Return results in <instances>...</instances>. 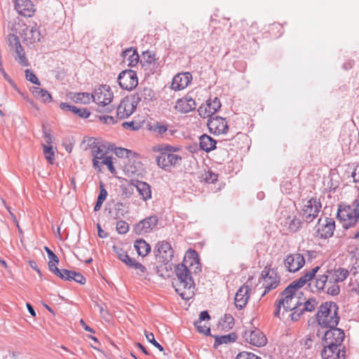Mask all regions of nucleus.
<instances>
[{
    "instance_id": "aec40b11",
    "label": "nucleus",
    "mask_w": 359,
    "mask_h": 359,
    "mask_svg": "<svg viewBox=\"0 0 359 359\" xmlns=\"http://www.w3.org/2000/svg\"><path fill=\"white\" fill-rule=\"evenodd\" d=\"M14 7L17 13L23 17L30 18L36 11L34 5L30 0H15Z\"/></svg>"
},
{
    "instance_id": "13d9d810",
    "label": "nucleus",
    "mask_w": 359,
    "mask_h": 359,
    "mask_svg": "<svg viewBox=\"0 0 359 359\" xmlns=\"http://www.w3.org/2000/svg\"><path fill=\"white\" fill-rule=\"evenodd\" d=\"M107 196V191L104 189V184L102 182H100V194L98 195V197H97V200L103 203L106 200Z\"/></svg>"
},
{
    "instance_id": "473e14b6",
    "label": "nucleus",
    "mask_w": 359,
    "mask_h": 359,
    "mask_svg": "<svg viewBox=\"0 0 359 359\" xmlns=\"http://www.w3.org/2000/svg\"><path fill=\"white\" fill-rule=\"evenodd\" d=\"M133 97H134L135 101L137 104L142 100L145 101L151 100L154 96L153 90L149 88H144L142 90H140L135 93L133 95H131Z\"/></svg>"
},
{
    "instance_id": "e2e57ef3",
    "label": "nucleus",
    "mask_w": 359,
    "mask_h": 359,
    "mask_svg": "<svg viewBox=\"0 0 359 359\" xmlns=\"http://www.w3.org/2000/svg\"><path fill=\"white\" fill-rule=\"evenodd\" d=\"M210 318L207 311H203L199 314V319L194 323V325L202 324V322Z\"/></svg>"
},
{
    "instance_id": "9d476101",
    "label": "nucleus",
    "mask_w": 359,
    "mask_h": 359,
    "mask_svg": "<svg viewBox=\"0 0 359 359\" xmlns=\"http://www.w3.org/2000/svg\"><path fill=\"white\" fill-rule=\"evenodd\" d=\"M154 253L158 262L168 264L172 260L174 252L168 242L162 241L156 245Z\"/></svg>"
},
{
    "instance_id": "a19ab883",
    "label": "nucleus",
    "mask_w": 359,
    "mask_h": 359,
    "mask_svg": "<svg viewBox=\"0 0 359 359\" xmlns=\"http://www.w3.org/2000/svg\"><path fill=\"white\" fill-rule=\"evenodd\" d=\"M318 304V302L315 298H310L304 303L303 307L301 308V313H303L304 311L311 312L316 309Z\"/></svg>"
},
{
    "instance_id": "49530a36",
    "label": "nucleus",
    "mask_w": 359,
    "mask_h": 359,
    "mask_svg": "<svg viewBox=\"0 0 359 359\" xmlns=\"http://www.w3.org/2000/svg\"><path fill=\"white\" fill-rule=\"evenodd\" d=\"M153 130L158 135L163 136V135H166L168 131V126L163 123L157 122L153 126Z\"/></svg>"
},
{
    "instance_id": "b1692460",
    "label": "nucleus",
    "mask_w": 359,
    "mask_h": 359,
    "mask_svg": "<svg viewBox=\"0 0 359 359\" xmlns=\"http://www.w3.org/2000/svg\"><path fill=\"white\" fill-rule=\"evenodd\" d=\"M196 107L195 100L187 95L177 101L175 108L181 113H188L194 110Z\"/></svg>"
},
{
    "instance_id": "0e129e2a",
    "label": "nucleus",
    "mask_w": 359,
    "mask_h": 359,
    "mask_svg": "<svg viewBox=\"0 0 359 359\" xmlns=\"http://www.w3.org/2000/svg\"><path fill=\"white\" fill-rule=\"evenodd\" d=\"M43 137L45 138L46 142L48 145H51L52 140H53V136L50 135V133L47 130L46 127L43 125Z\"/></svg>"
},
{
    "instance_id": "864d4df0",
    "label": "nucleus",
    "mask_w": 359,
    "mask_h": 359,
    "mask_svg": "<svg viewBox=\"0 0 359 359\" xmlns=\"http://www.w3.org/2000/svg\"><path fill=\"white\" fill-rule=\"evenodd\" d=\"M74 280L75 282L80 283L81 285H84L86 283V278L85 277L80 273L76 272L73 271L72 277H71V281Z\"/></svg>"
},
{
    "instance_id": "09e8293b",
    "label": "nucleus",
    "mask_w": 359,
    "mask_h": 359,
    "mask_svg": "<svg viewBox=\"0 0 359 359\" xmlns=\"http://www.w3.org/2000/svg\"><path fill=\"white\" fill-rule=\"evenodd\" d=\"M116 231L120 234H125L129 231V224L123 220H119L116 223Z\"/></svg>"
},
{
    "instance_id": "a18cd8bd",
    "label": "nucleus",
    "mask_w": 359,
    "mask_h": 359,
    "mask_svg": "<svg viewBox=\"0 0 359 359\" xmlns=\"http://www.w3.org/2000/svg\"><path fill=\"white\" fill-rule=\"evenodd\" d=\"M72 112L82 118L89 117L90 112L86 108L77 107L74 106Z\"/></svg>"
},
{
    "instance_id": "c9c22d12",
    "label": "nucleus",
    "mask_w": 359,
    "mask_h": 359,
    "mask_svg": "<svg viewBox=\"0 0 359 359\" xmlns=\"http://www.w3.org/2000/svg\"><path fill=\"white\" fill-rule=\"evenodd\" d=\"M301 224L300 219L295 216H289L284 221V225L287 226V230L291 233L297 232L300 228Z\"/></svg>"
},
{
    "instance_id": "c03bdc74",
    "label": "nucleus",
    "mask_w": 359,
    "mask_h": 359,
    "mask_svg": "<svg viewBox=\"0 0 359 359\" xmlns=\"http://www.w3.org/2000/svg\"><path fill=\"white\" fill-rule=\"evenodd\" d=\"M234 325V318L231 314H225L222 320V323H221V325L222 327V329L224 330H230L233 327Z\"/></svg>"
},
{
    "instance_id": "f03ea898",
    "label": "nucleus",
    "mask_w": 359,
    "mask_h": 359,
    "mask_svg": "<svg viewBox=\"0 0 359 359\" xmlns=\"http://www.w3.org/2000/svg\"><path fill=\"white\" fill-rule=\"evenodd\" d=\"M297 290L298 288L290 283L280 292L275 303L276 310L273 313V316L276 318H281L280 311L282 307L285 312H287L297 309L302 306V303L300 302L299 297H298L297 294Z\"/></svg>"
},
{
    "instance_id": "37998d69",
    "label": "nucleus",
    "mask_w": 359,
    "mask_h": 359,
    "mask_svg": "<svg viewBox=\"0 0 359 359\" xmlns=\"http://www.w3.org/2000/svg\"><path fill=\"white\" fill-rule=\"evenodd\" d=\"M43 151L46 159L50 163H53L54 161V151L51 145L43 144Z\"/></svg>"
},
{
    "instance_id": "bf43d9fd",
    "label": "nucleus",
    "mask_w": 359,
    "mask_h": 359,
    "mask_svg": "<svg viewBox=\"0 0 359 359\" xmlns=\"http://www.w3.org/2000/svg\"><path fill=\"white\" fill-rule=\"evenodd\" d=\"M130 268L140 270V271L141 273H139V275H140V276H142V273H145V271L147 270L146 267L144 266H143L142 264L136 262L135 259H134V261L133 262V263L130 266Z\"/></svg>"
},
{
    "instance_id": "58836bf2",
    "label": "nucleus",
    "mask_w": 359,
    "mask_h": 359,
    "mask_svg": "<svg viewBox=\"0 0 359 359\" xmlns=\"http://www.w3.org/2000/svg\"><path fill=\"white\" fill-rule=\"evenodd\" d=\"M237 339V335L235 332H231L230 334L223 335V336H217L215 337V344L220 345L222 344H228L231 342H234Z\"/></svg>"
},
{
    "instance_id": "dca6fc26",
    "label": "nucleus",
    "mask_w": 359,
    "mask_h": 359,
    "mask_svg": "<svg viewBox=\"0 0 359 359\" xmlns=\"http://www.w3.org/2000/svg\"><path fill=\"white\" fill-rule=\"evenodd\" d=\"M243 337L246 342L257 347L263 346L267 342L266 336L260 330L257 328L253 330L245 331Z\"/></svg>"
},
{
    "instance_id": "5fc2aeb1",
    "label": "nucleus",
    "mask_w": 359,
    "mask_h": 359,
    "mask_svg": "<svg viewBox=\"0 0 359 359\" xmlns=\"http://www.w3.org/2000/svg\"><path fill=\"white\" fill-rule=\"evenodd\" d=\"M203 179L206 182L213 183L217 180V175L211 170H208L205 172Z\"/></svg>"
},
{
    "instance_id": "20e7f679",
    "label": "nucleus",
    "mask_w": 359,
    "mask_h": 359,
    "mask_svg": "<svg viewBox=\"0 0 359 359\" xmlns=\"http://www.w3.org/2000/svg\"><path fill=\"white\" fill-rule=\"evenodd\" d=\"M337 217L346 229L355 226L359 219V200H354L351 205H339Z\"/></svg>"
},
{
    "instance_id": "4468645a",
    "label": "nucleus",
    "mask_w": 359,
    "mask_h": 359,
    "mask_svg": "<svg viewBox=\"0 0 359 359\" xmlns=\"http://www.w3.org/2000/svg\"><path fill=\"white\" fill-rule=\"evenodd\" d=\"M158 223V218L156 215L149 216L135 224L133 226V231L137 235L149 233L156 228Z\"/></svg>"
},
{
    "instance_id": "2f4dec72",
    "label": "nucleus",
    "mask_w": 359,
    "mask_h": 359,
    "mask_svg": "<svg viewBox=\"0 0 359 359\" xmlns=\"http://www.w3.org/2000/svg\"><path fill=\"white\" fill-rule=\"evenodd\" d=\"M31 91L33 95L41 102L48 103L52 100V96L46 90L39 87H32Z\"/></svg>"
},
{
    "instance_id": "e433bc0d",
    "label": "nucleus",
    "mask_w": 359,
    "mask_h": 359,
    "mask_svg": "<svg viewBox=\"0 0 359 359\" xmlns=\"http://www.w3.org/2000/svg\"><path fill=\"white\" fill-rule=\"evenodd\" d=\"M156 54L154 52L146 50L142 53V58L140 63L142 67H149L151 64H154L156 61Z\"/></svg>"
},
{
    "instance_id": "ea45409f",
    "label": "nucleus",
    "mask_w": 359,
    "mask_h": 359,
    "mask_svg": "<svg viewBox=\"0 0 359 359\" xmlns=\"http://www.w3.org/2000/svg\"><path fill=\"white\" fill-rule=\"evenodd\" d=\"M206 106L208 109V113H211L213 116L220 109L221 103L217 97H215L213 100H208Z\"/></svg>"
},
{
    "instance_id": "c756f323",
    "label": "nucleus",
    "mask_w": 359,
    "mask_h": 359,
    "mask_svg": "<svg viewBox=\"0 0 359 359\" xmlns=\"http://www.w3.org/2000/svg\"><path fill=\"white\" fill-rule=\"evenodd\" d=\"M326 273L331 277V280H334L337 283L345 280L349 274V271L347 269L341 267L334 271L328 270Z\"/></svg>"
},
{
    "instance_id": "7c9ffc66",
    "label": "nucleus",
    "mask_w": 359,
    "mask_h": 359,
    "mask_svg": "<svg viewBox=\"0 0 359 359\" xmlns=\"http://www.w3.org/2000/svg\"><path fill=\"white\" fill-rule=\"evenodd\" d=\"M135 187L144 201L151 198V191L149 184L142 181H137Z\"/></svg>"
},
{
    "instance_id": "39448f33",
    "label": "nucleus",
    "mask_w": 359,
    "mask_h": 359,
    "mask_svg": "<svg viewBox=\"0 0 359 359\" xmlns=\"http://www.w3.org/2000/svg\"><path fill=\"white\" fill-rule=\"evenodd\" d=\"M113 97V93L107 85H102L95 89L93 93V100L97 104V111L99 112L109 113L112 111V107L109 106Z\"/></svg>"
},
{
    "instance_id": "412c9836",
    "label": "nucleus",
    "mask_w": 359,
    "mask_h": 359,
    "mask_svg": "<svg viewBox=\"0 0 359 359\" xmlns=\"http://www.w3.org/2000/svg\"><path fill=\"white\" fill-rule=\"evenodd\" d=\"M192 76L189 72L180 73L174 76L171 88L175 91L185 88L191 81Z\"/></svg>"
},
{
    "instance_id": "4d7b16f0",
    "label": "nucleus",
    "mask_w": 359,
    "mask_h": 359,
    "mask_svg": "<svg viewBox=\"0 0 359 359\" xmlns=\"http://www.w3.org/2000/svg\"><path fill=\"white\" fill-rule=\"evenodd\" d=\"M115 154L119 158L129 157V154L132 153L130 150L124 148H116Z\"/></svg>"
},
{
    "instance_id": "79ce46f5",
    "label": "nucleus",
    "mask_w": 359,
    "mask_h": 359,
    "mask_svg": "<svg viewBox=\"0 0 359 359\" xmlns=\"http://www.w3.org/2000/svg\"><path fill=\"white\" fill-rule=\"evenodd\" d=\"M124 206L123 203L118 202L115 204L114 206V213L113 215V217L115 219H121L125 216V215L128 212L123 209Z\"/></svg>"
},
{
    "instance_id": "680f3d73",
    "label": "nucleus",
    "mask_w": 359,
    "mask_h": 359,
    "mask_svg": "<svg viewBox=\"0 0 359 359\" xmlns=\"http://www.w3.org/2000/svg\"><path fill=\"white\" fill-rule=\"evenodd\" d=\"M198 331L201 333L204 334L205 335H210V328L209 326H207L205 324L202 325L201 324L195 325Z\"/></svg>"
},
{
    "instance_id": "052dcab7",
    "label": "nucleus",
    "mask_w": 359,
    "mask_h": 359,
    "mask_svg": "<svg viewBox=\"0 0 359 359\" xmlns=\"http://www.w3.org/2000/svg\"><path fill=\"white\" fill-rule=\"evenodd\" d=\"M99 119L102 123L109 124V125L114 124L115 123H116V121L114 119V118L111 116H107V115L100 116H99Z\"/></svg>"
},
{
    "instance_id": "4be33fe9",
    "label": "nucleus",
    "mask_w": 359,
    "mask_h": 359,
    "mask_svg": "<svg viewBox=\"0 0 359 359\" xmlns=\"http://www.w3.org/2000/svg\"><path fill=\"white\" fill-rule=\"evenodd\" d=\"M251 288L248 285L241 286L235 295L234 303L236 308L242 309L245 306L250 298Z\"/></svg>"
},
{
    "instance_id": "8fccbe9b",
    "label": "nucleus",
    "mask_w": 359,
    "mask_h": 359,
    "mask_svg": "<svg viewBox=\"0 0 359 359\" xmlns=\"http://www.w3.org/2000/svg\"><path fill=\"white\" fill-rule=\"evenodd\" d=\"M25 76L26 79L27 81H29L34 84L36 85H40V81L39 79L36 77V74L34 73V72L31 69H26L25 70Z\"/></svg>"
},
{
    "instance_id": "f3484780",
    "label": "nucleus",
    "mask_w": 359,
    "mask_h": 359,
    "mask_svg": "<svg viewBox=\"0 0 359 359\" xmlns=\"http://www.w3.org/2000/svg\"><path fill=\"white\" fill-rule=\"evenodd\" d=\"M207 125L210 132L215 135L226 134L229 129L226 119L218 116H212Z\"/></svg>"
},
{
    "instance_id": "a878e982",
    "label": "nucleus",
    "mask_w": 359,
    "mask_h": 359,
    "mask_svg": "<svg viewBox=\"0 0 359 359\" xmlns=\"http://www.w3.org/2000/svg\"><path fill=\"white\" fill-rule=\"evenodd\" d=\"M320 266H316L312 269L306 271L302 276H301L297 280L292 282L297 288L299 289L304 286L308 282L311 280L313 278H316L318 275L316 273L320 271Z\"/></svg>"
},
{
    "instance_id": "423d86ee",
    "label": "nucleus",
    "mask_w": 359,
    "mask_h": 359,
    "mask_svg": "<svg viewBox=\"0 0 359 359\" xmlns=\"http://www.w3.org/2000/svg\"><path fill=\"white\" fill-rule=\"evenodd\" d=\"M8 42L10 51L15 60L22 67H29V62L26 56L18 36L15 34L8 35Z\"/></svg>"
},
{
    "instance_id": "338daca9",
    "label": "nucleus",
    "mask_w": 359,
    "mask_h": 359,
    "mask_svg": "<svg viewBox=\"0 0 359 359\" xmlns=\"http://www.w3.org/2000/svg\"><path fill=\"white\" fill-rule=\"evenodd\" d=\"M208 109L207 107V106H201L199 107L198 109V114L201 116H203V117H208L210 116V118L212 116V114L211 113H208Z\"/></svg>"
},
{
    "instance_id": "f704fd0d",
    "label": "nucleus",
    "mask_w": 359,
    "mask_h": 359,
    "mask_svg": "<svg viewBox=\"0 0 359 359\" xmlns=\"http://www.w3.org/2000/svg\"><path fill=\"white\" fill-rule=\"evenodd\" d=\"M134 247L140 256L145 257L151 251V247L144 239H138L135 242Z\"/></svg>"
},
{
    "instance_id": "7ed1b4c3",
    "label": "nucleus",
    "mask_w": 359,
    "mask_h": 359,
    "mask_svg": "<svg viewBox=\"0 0 359 359\" xmlns=\"http://www.w3.org/2000/svg\"><path fill=\"white\" fill-rule=\"evenodd\" d=\"M338 310V305L334 302L322 303L316 313L318 324L325 328L337 327L339 321Z\"/></svg>"
},
{
    "instance_id": "0eeeda50",
    "label": "nucleus",
    "mask_w": 359,
    "mask_h": 359,
    "mask_svg": "<svg viewBox=\"0 0 359 359\" xmlns=\"http://www.w3.org/2000/svg\"><path fill=\"white\" fill-rule=\"evenodd\" d=\"M315 287L318 291H321L332 296L338 295L340 292L339 285L328 273L318 274L315 281Z\"/></svg>"
},
{
    "instance_id": "1a4fd4ad",
    "label": "nucleus",
    "mask_w": 359,
    "mask_h": 359,
    "mask_svg": "<svg viewBox=\"0 0 359 359\" xmlns=\"http://www.w3.org/2000/svg\"><path fill=\"white\" fill-rule=\"evenodd\" d=\"M322 205L320 199L311 198L304 205L302 212L306 222H311L316 218L321 210Z\"/></svg>"
},
{
    "instance_id": "603ef678",
    "label": "nucleus",
    "mask_w": 359,
    "mask_h": 359,
    "mask_svg": "<svg viewBox=\"0 0 359 359\" xmlns=\"http://www.w3.org/2000/svg\"><path fill=\"white\" fill-rule=\"evenodd\" d=\"M236 359H261V358L251 352L243 351L237 355Z\"/></svg>"
},
{
    "instance_id": "f257e3e1",
    "label": "nucleus",
    "mask_w": 359,
    "mask_h": 359,
    "mask_svg": "<svg viewBox=\"0 0 359 359\" xmlns=\"http://www.w3.org/2000/svg\"><path fill=\"white\" fill-rule=\"evenodd\" d=\"M201 271V265L198 253L194 250L189 249L182 263L175 266L179 282L175 290L182 299H189L194 296L195 287L191 274H196Z\"/></svg>"
},
{
    "instance_id": "bb28decb",
    "label": "nucleus",
    "mask_w": 359,
    "mask_h": 359,
    "mask_svg": "<svg viewBox=\"0 0 359 359\" xmlns=\"http://www.w3.org/2000/svg\"><path fill=\"white\" fill-rule=\"evenodd\" d=\"M122 57L123 58V62L127 63V65L130 67H135L140 63V56L136 49L130 47L126 48L122 53Z\"/></svg>"
},
{
    "instance_id": "69168bd1",
    "label": "nucleus",
    "mask_w": 359,
    "mask_h": 359,
    "mask_svg": "<svg viewBox=\"0 0 359 359\" xmlns=\"http://www.w3.org/2000/svg\"><path fill=\"white\" fill-rule=\"evenodd\" d=\"M46 252H47L49 261H54L55 262H59V259L57 255L48 247L44 248Z\"/></svg>"
},
{
    "instance_id": "774afa93",
    "label": "nucleus",
    "mask_w": 359,
    "mask_h": 359,
    "mask_svg": "<svg viewBox=\"0 0 359 359\" xmlns=\"http://www.w3.org/2000/svg\"><path fill=\"white\" fill-rule=\"evenodd\" d=\"M292 311V313H290V316L292 321L298 320L299 319L300 316L303 313H301V309H299V308H297V309H294Z\"/></svg>"
},
{
    "instance_id": "6e6d98bb",
    "label": "nucleus",
    "mask_w": 359,
    "mask_h": 359,
    "mask_svg": "<svg viewBox=\"0 0 359 359\" xmlns=\"http://www.w3.org/2000/svg\"><path fill=\"white\" fill-rule=\"evenodd\" d=\"M102 163L107 165V168L111 173L116 172V169L113 165V161L112 158L110 156H106L103 160L102 161Z\"/></svg>"
},
{
    "instance_id": "ddd939ff",
    "label": "nucleus",
    "mask_w": 359,
    "mask_h": 359,
    "mask_svg": "<svg viewBox=\"0 0 359 359\" xmlns=\"http://www.w3.org/2000/svg\"><path fill=\"white\" fill-rule=\"evenodd\" d=\"M262 276L264 279L263 285L265 288L263 295L270 290L276 288L280 283V277L273 269H269L267 270L266 267H265L262 272Z\"/></svg>"
},
{
    "instance_id": "393cba45",
    "label": "nucleus",
    "mask_w": 359,
    "mask_h": 359,
    "mask_svg": "<svg viewBox=\"0 0 359 359\" xmlns=\"http://www.w3.org/2000/svg\"><path fill=\"white\" fill-rule=\"evenodd\" d=\"M335 229V222L333 219L326 217L325 224H323L320 228L317 230V236L320 238H328L333 236Z\"/></svg>"
},
{
    "instance_id": "4c0bfd02",
    "label": "nucleus",
    "mask_w": 359,
    "mask_h": 359,
    "mask_svg": "<svg viewBox=\"0 0 359 359\" xmlns=\"http://www.w3.org/2000/svg\"><path fill=\"white\" fill-rule=\"evenodd\" d=\"M113 250L114 252L116 254L118 258L121 262L125 263L128 267H130V266L134 261V259L130 258L126 251H124L123 249L118 247L114 246Z\"/></svg>"
},
{
    "instance_id": "5701e85b",
    "label": "nucleus",
    "mask_w": 359,
    "mask_h": 359,
    "mask_svg": "<svg viewBox=\"0 0 359 359\" xmlns=\"http://www.w3.org/2000/svg\"><path fill=\"white\" fill-rule=\"evenodd\" d=\"M22 41L27 45L39 42L41 39V33L35 27H26L21 33Z\"/></svg>"
},
{
    "instance_id": "cd10ccee",
    "label": "nucleus",
    "mask_w": 359,
    "mask_h": 359,
    "mask_svg": "<svg viewBox=\"0 0 359 359\" xmlns=\"http://www.w3.org/2000/svg\"><path fill=\"white\" fill-rule=\"evenodd\" d=\"M87 142L86 149H90L93 156L102 161L106 157L104 156V149L101 148L94 138H88Z\"/></svg>"
},
{
    "instance_id": "3c124183",
    "label": "nucleus",
    "mask_w": 359,
    "mask_h": 359,
    "mask_svg": "<svg viewBox=\"0 0 359 359\" xmlns=\"http://www.w3.org/2000/svg\"><path fill=\"white\" fill-rule=\"evenodd\" d=\"M72 272L73 271L62 269H60L59 272L56 276L62 280L71 281Z\"/></svg>"
},
{
    "instance_id": "6e6552de",
    "label": "nucleus",
    "mask_w": 359,
    "mask_h": 359,
    "mask_svg": "<svg viewBox=\"0 0 359 359\" xmlns=\"http://www.w3.org/2000/svg\"><path fill=\"white\" fill-rule=\"evenodd\" d=\"M175 151V149L172 146H166L165 149L162 151L156 158L157 165L165 170L169 167L179 165L182 157L174 154Z\"/></svg>"
},
{
    "instance_id": "2eb2a0df",
    "label": "nucleus",
    "mask_w": 359,
    "mask_h": 359,
    "mask_svg": "<svg viewBox=\"0 0 359 359\" xmlns=\"http://www.w3.org/2000/svg\"><path fill=\"white\" fill-rule=\"evenodd\" d=\"M321 355L323 359H345V348L342 344H324Z\"/></svg>"
},
{
    "instance_id": "f8f14e48",
    "label": "nucleus",
    "mask_w": 359,
    "mask_h": 359,
    "mask_svg": "<svg viewBox=\"0 0 359 359\" xmlns=\"http://www.w3.org/2000/svg\"><path fill=\"white\" fill-rule=\"evenodd\" d=\"M137 104L134 100V97L127 96L124 97L116 109L117 117L120 119H123L129 117L135 110Z\"/></svg>"
},
{
    "instance_id": "6ab92c4d",
    "label": "nucleus",
    "mask_w": 359,
    "mask_h": 359,
    "mask_svg": "<svg viewBox=\"0 0 359 359\" xmlns=\"http://www.w3.org/2000/svg\"><path fill=\"white\" fill-rule=\"evenodd\" d=\"M328 328L329 330L324 333V344L341 345L345 337L344 330L337 328L336 327Z\"/></svg>"
},
{
    "instance_id": "de8ad7c7",
    "label": "nucleus",
    "mask_w": 359,
    "mask_h": 359,
    "mask_svg": "<svg viewBox=\"0 0 359 359\" xmlns=\"http://www.w3.org/2000/svg\"><path fill=\"white\" fill-rule=\"evenodd\" d=\"M145 337L149 342L152 344L156 348H157L160 351H163V347L156 341L154 338V335L152 332H149L147 330L144 331Z\"/></svg>"
},
{
    "instance_id": "a211bd4d",
    "label": "nucleus",
    "mask_w": 359,
    "mask_h": 359,
    "mask_svg": "<svg viewBox=\"0 0 359 359\" xmlns=\"http://www.w3.org/2000/svg\"><path fill=\"white\" fill-rule=\"evenodd\" d=\"M283 264L287 271L294 273L303 267L305 259L299 253L290 254L285 258Z\"/></svg>"
},
{
    "instance_id": "c85d7f7f",
    "label": "nucleus",
    "mask_w": 359,
    "mask_h": 359,
    "mask_svg": "<svg viewBox=\"0 0 359 359\" xmlns=\"http://www.w3.org/2000/svg\"><path fill=\"white\" fill-rule=\"evenodd\" d=\"M199 140L201 149L206 152H210L216 148V140L208 135H202Z\"/></svg>"
},
{
    "instance_id": "9b49d317",
    "label": "nucleus",
    "mask_w": 359,
    "mask_h": 359,
    "mask_svg": "<svg viewBox=\"0 0 359 359\" xmlns=\"http://www.w3.org/2000/svg\"><path fill=\"white\" fill-rule=\"evenodd\" d=\"M118 82L121 88L133 90L138 83L136 72L131 69L122 71L118 76Z\"/></svg>"
},
{
    "instance_id": "72a5a7b5",
    "label": "nucleus",
    "mask_w": 359,
    "mask_h": 359,
    "mask_svg": "<svg viewBox=\"0 0 359 359\" xmlns=\"http://www.w3.org/2000/svg\"><path fill=\"white\" fill-rule=\"evenodd\" d=\"M69 97L75 102L81 104H88L91 99H93V93H71L69 94Z\"/></svg>"
}]
</instances>
